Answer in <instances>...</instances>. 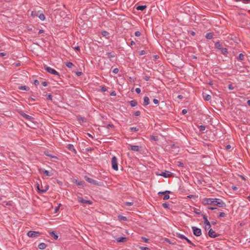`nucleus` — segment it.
Returning a JSON list of instances; mask_svg holds the SVG:
<instances>
[{
    "instance_id": "f257e3e1",
    "label": "nucleus",
    "mask_w": 250,
    "mask_h": 250,
    "mask_svg": "<svg viewBox=\"0 0 250 250\" xmlns=\"http://www.w3.org/2000/svg\"><path fill=\"white\" fill-rule=\"evenodd\" d=\"M203 203L205 205H212L219 208L225 207L226 203L220 199L218 198H207L203 199Z\"/></svg>"
},
{
    "instance_id": "f03ea898",
    "label": "nucleus",
    "mask_w": 250,
    "mask_h": 250,
    "mask_svg": "<svg viewBox=\"0 0 250 250\" xmlns=\"http://www.w3.org/2000/svg\"><path fill=\"white\" fill-rule=\"evenodd\" d=\"M84 178L87 182L92 185L98 186H102L103 185V183L102 182H98L97 181L90 178L87 176H85Z\"/></svg>"
},
{
    "instance_id": "7ed1b4c3",
    "label": "nucleus",
    "mask_w": 250,
    "mask_h": 250,
    "mask_svg": "<svg viewBox=\"0 0 250 250\" xmlns=\"http://www.w3.org/2000/svg\"><path fill=\"white\" fill-rule=\"evenodd\" d=\"M43 68L48 73L51 74L58 76L59 78H60V75L59 73L57 71H56L55 69L47 66L46 64L43 65Z\"/></svg>"
},
{
    "instance_id": "20e7f679",
    "label": "nucleus",
    "mask_w": 250,
    "mask_h": 250,
    "mask_svg": "<svg viewBox=\"0 0 250 250\" xmlns=\"http://www.w3.org/2000/svg\"><path fill=\"white\" fill-rule=\"evenodd\" d=\"M41 234L42 233L39 231L30 230L27 232V235L29 237L35 238L40 236Z\"/></svg>"
},
{
    "instance_id": "39448f33",
    "label": "nucleus",
    "mask_w": 250,
    "mask_h": 250,
    "mask_svg": "<svg viewBox=\"0 0 250 250\" xmlns=\"http://www.w3.org/2000/svg\"><path fill=\"white\" fill-rule=\"evenodd\" d=\"M156 174L157 175L162 176L165 178H168L172 175L173 173L169 171L165 170V172H156Z\"/></svg>"
},
{
    "instance_id": "423d86ee",
    "label": "nucleus",
    "mask_w": 250,
    "mask_h": 250,
    "mask_svg": "<svg viewBox=\"0 0 250 250\" xmlns=\"http://www.w3.org/2000/svg\"><path fill=\"white\" fill-rule=\"evenodd\" d=\"M111 165L112 168L116 171L118 170L117 159L116 156L112 157L111 159Z\"/></svg>"
},
{
    "instance_id": "0eeeda50",
    "label": "nucleus",
    "mask_w": 250,
    "mask_h": 250,
    "mask_svg": "<svg viewBox=\"0 0 250 250\" xmlns=\"http://www.w3.org/2000/svg\"><path fill=\"white\" fill-rule=\"evenodd\" d=\"M192 229L193 234L196 236H200L202 234V230L196 227H192Z\"/></svg>"
},
{
    "instance_id": "6e6552de",
    "label": "nucleus",
    "mask_w": 250,
    "mask_h": 250,
    "mask_svg": "<svg viewBox=\"0 0 250 250\" xmlns=\"http://www.w3.org/2000/svg\"><path fill=\"white\" fill-rule=\"evenodd\" d=\"M78 201L79 202H80L82 204H89V205L92 204V202L91 200H85V199H83V198L82 197H78Z\"/></svg>"
},
{
    "instance_id": "1a4fd4ad",
    "label": "nucleus",
    "mask_w": 250,
    "mask_h": 250,
    "mask_svg": "<svg viewBox=\"0 0 250 250\" xmlns=\"http://www.w3.org/2000/svg\"><path fill=\"white\" fill-rule=\"evenodd\" d=\"M202 216H203V218L204 220V223L207 226H208V228H207V227H205V229L206 230H207V229H209L210 228H211V225H210V223L209 222V221L208 220V218H207V217L206 215L205 214H202Z\"/></svg>"
},
{
    "instance_id": "9d476101",
    "label": "nucleus",
    "mask_w": 250,
    "mask_h": 250,
    "mask_svg": "<svg viewBox=\"0 0 250 250\" xmlns=\"http://www.w3.org/2000/svg\"><path fill=\"white\" fill-rule=\"evenodd\" d=\"M208 229L209 230L208 232V235L210 237L215 238L219 236V234H216L215 232L212 229H211V228Z\"/></svg>"
},
{
    "instance_id": "9b49d317",
    "label": "nucleus",
    "mask_w": 250,
    "mask_h": 250,
    "mask_svg": "<svg viewBox=\"0 0 250 250\" xmlns=\"http://www.w3.org/2000/svg\"><path fill=\"white\" fill-rule=\"evenodd\" d=\"M20 115L24 118L26 119L27 120L31 121L34 119V118L31 116H29L22 111H21L19 112Z\"/></svg>"
},
{
    "instance_id": "f8f14e48",
    "label": "nucleus",
    "mask_w": 250,
    "mask_h": 250,
    "mask_svg": "<svg viewBox=\"0 0 250 250\" xmlns=\"http://www.w3.org/2000/svg\"><path fill=\"white\" fill-rule=\"evenodd\" d=\"M128 146L129 147V149H130V150L137 152L139 151L141 148V146H133L132 145H129Z\"/></svg>"
},
{
    "instance_id": "ddd939ff",
    "label": "nucleus",
    "mask_w": 250,
    "mask_h": 250,
    "mask_svg": "<svg viewBox=\"0 0 250 250\" xmlns=\"http://www.w3.org/2000/svg\"><path fill=\"white\" fill-rule=\"evenodd\" d=\"M32 16H38L39 18L42 20L44 21L45 20V16L43 13H40L39 15L37 14V12L36 11H33L32 12Z\"/></svg>"
},
{
    "instance_id": "4468645a",
    "label": "nucleus",
    "mask_w": 250,
    "mask_h": 250,
    "mask_svg": "<svg viewBox=\"0 0 250 250\" xmlns=\"http://www.w3.org/2000/svg\"><path fill=\"white\" fill-rule=\"evenodd\" d=\"M66 147L67 148V149L73 152L75 154L76 153L77 151L75 150V149L74 148V146L72 144H68V145H67V146H66Z\"/></svg>"
},
{
    "instance_id": "2eb2a0df",
    "label": "nucleus",
    "mask_w": 250,
    "mask_h": 250,
    "mask_svg": "<svg viewBox=\"0 0 250 250\" xmlns=\"http://www.w3.org/2000/svg\"><path fill=\"white\" fill-rule=\"evenodd\" d=\"M74 183L80 187L83 188L85 186V183L84 181H78L76 180Z\"/></svg>"
},
{
    "instance_id": "dca6fc26",
    "label": "nucleus",
    "mask_w": 250,
    "mask_h": 250,
    "mask_svg": "<svg viewBox=\"0 0 250 250\" xmlns=\"http://www.w3.org/2000/svg\"><path fill=\"white\" fill-rule=\"evenodd\" d=\"M49 186L48 185H46L44 187H43V186H42L41 190H40V193H44L46 192L49 189Z\"/></svg>"
},
{
    "instance_id": "f3484780",
    "label": "nucleus",
    "mask_w": 250,
    "mask_h": 250,
    "mask_svg": "<svg viewBox=\"0 0 250 250\" xmlns=\"http://www.w3.org/2000/svg\"><path fill=\"white\" fill-rule=\"evenodd\" d=\"M150 101L149 99L147 96H145L144 98V103L143 104V105H147L149 104Z\"/></svg>"
},
{
    "instance_id": "a211bd4d",
    "label": "nucleus",
    "mask_w": 250,
    "mask_h": 250,
    "mask_svg": "<svg viewBox=\"0 0 250 250\" xmlns=\"http://www.w3.org/2000/svg\"><path fill=\"white\" fill-rule=\"evenodd\" d=\"M101 34L103 37H105L106 39H109V33L106 31H103Z\"/></svg>"
},
{
    "instance_id": "6ab92c4d",
    "label": "nucleus",
    "mask_w": 250,
    "mask_h": 250,
    "mask_svg": "<svg viewBox=\"0 0 250 250\" xmlns=\"http://www.w3.org/2000/svg\"><path fill=\"white\" fill-rule=\"evenodd\" d=\"M203 96L204 99L206 101H208L211 99V96L210 95L203 93Z\"/></svg>"
},
{
    "instance_id": "aec40b11",
    "label": "nucleus",
    "mask_w": 250,
    "mask_h": 250,
    "mask_svg": "<svg viewBox=\"0 0 250 250\" xmlns=\"http://www.w3.org/2000/svg\"><path fill=\"white\" fill-rule=\"evenodd\" d=\"M76 118L78 121H81L82 123H85L86 122V119L84 117H81L80 115L77 116Z\"/></svg>"
},
{
    "instance_id": "412c9836",
    "label": "nucleus",
    "mask_w": 250,
    "mask_h": 250,
    "mask_svg": "<svg viewBox=\"0 0 250 250\" xmlns=\"http://www.w3.org/2000/svg\"><path fill=\"white\" fill-rule=\"evenodd\" d=\"M47 247V245L44 243H41L38 245V248L40 250H44Z\"/></svg>"
},
{
    "instance_id": "4be33fe9",
    "label": "nucleus",
    "mask_w": 250,
    "mask_h": 250,
    "mask_svg": "<svg viewBox=\"0 0 250 250\" xmlns=\"http://www.w3.org/2000/svg\"><path fill=\"white\" fill-rule=\"evenodd\" d=\"M146 8V5H138L136 7V9L137 10L144 11Z\"/></svg>"
},
{
    "instance_id": "5701e85b",
    "label": "nucleus",
    "mask_w": 250,
    "mask_h": 250,
    "mask_svg": "<svg viewBox=\"0 0 250 250\" xmlns=\"http://www.w3.org/2000/svg\"><path fill=\"white\" fill-rule=\"evenodd\" d=\"M126 240H127V238L124 237H121L116 239V241L119 243L125 242L126 241Z\"/></svg>"
},
{
    "instance_id": "b1692460",
    "label": "nucleus",
    "mask_w": 250,
    "mask_h": 250,
    "mask_svg": "<svg viewBox=\"0 0 250 250\" xmlns=\"http://www.w3.org/2000/svg\"><path fill=\"white\" fill-rule=\"evenodd\" d=\"M50 235L51 237H53L55 240H57L58 239V235L55 231L50 232Z\"/></svg>"
},
{
    "instance_id": "393cba45",
    "label": "nucleus",
    "mask_w": 250,
    "mask_h": 250,
    "mask_svg": "<svg viewBox=\"0 0 250 250\" xmlns=\"http://www.w3.org/2000/svg\"><path fill=\"white\" fill-rule=\"evenodd\" d=\"M213 35L214 34L212 32H209L206 34V38L208 40H211L213 38Z\"/></svg>"
},
{
    "instance_id": "a878e982",
    "label": "nucleus",
    "mask_w": 250,
    "mask_h": 250,
    "mask_svg": "<svg viewBox=\"0 0 250 250\" xmlns=\"http://www.w3.org/2000/svg\"><path fill=\"white\" fill-rule=\"evenodd\" d=\"M19 89L20 90H24L26 91H29L30 89V88L26 85H21L19 87Z\"/></svg>"
},
{
    "instance_id": "bb28decb",
    "label": "nucleus",
    "mask_w": 250,
    "mask_h": 250,
    "mask_svg": "<svg viewBox=\"0 0 250 250\" xmlns=\"http://www.w3.org/2000/svg\"><path fill=\"white\" fill-rule=\"evenodd\" d=\"M129 103L132 107H134L137 105V102L135 100L129 101Z\"/></svg>"
},
{
    "instance_id": "cd10ccee",
    "label": "nucleus",
    "mask_w": 250,
    "mask_h": 250,
    "mask_svg": "<svg viewBox=\"0 0 250 250\" xmlns=\"http://www.w3.org/2000/svg\"><path fill=\"white\" fill-rule=\"evenodd\" d=\"M215 47L216 49H217L218 50H221L222 48V45L220 44L219 42H215Z\"/></svg>"
},
{
    "instance_id": "c85d7f7f",
    "label": "nucleus",
    "mask_w": 250,
    "mask_h": 250,
    "mask_svg": "<svg viewBox=\"0 0 250 250\" xmlns=\"http://www.w3.org/2000/svg\"><path fill=\"white\" fill-rule=\"evenodd\" d=\"M238 60L242 61L245 60V55L241 53L239 55L238 57L237 58Z\"/></svg>"
},
{
    "instance_id": "c756f323",
    "label": "nucleus",
    "mask_w": 250,
    "mask_h": 250,
    "mask_svg": "<svg viewBox=\"0 0 250 250\" xmlns=\"http://www.w3.org/2000/svg\"><path fill=\"white\" fill-rule=\"evenodd\" d=\"M176 236L182 239H185L186 238V237L185 235L179 233H176Z\"/></svg>"
},
{
    "instance_id": "7c9ffc66",
    "label": "nucleus",
    "mask_w": 250,
    "mask_h": 250,
    "mask_svg": "<svg viewBox=\"0 0 250 250\" xmlns=\"http://www.w3.org/2000/svg\"><path fill=\"white\" fill-rule=\"evenodd\" d=\"M221 51L222 53L225 55H227L228 53V49L226 48H222Z\"/></svg>"
},
{
    "instance_id": "2f4dec72",
    "label": "nucleus",
    "mask_w": 250,
    "mask_h": 250,
    "mask_svg": "<svg viewBox=\"0 0 250 250\" xmlns=\"http://www.w3.org/2000/svg\"><path fill=\"white\" fill-rule=\"evenodd\" d=\"M44 154L47 156H48V157H50L51 158H55V159H58V158L57 157L55 156H53L50 154H49L48 153V152H44Z\"/></svg>"
},
{
    "instance_id": "473e14b6",
    "label": "nucleus",
    "mask_w": 250,
    "mask_h": 250,
    "mask_svg": "<svg viewBox=\"0 0 250 250\" xmlns=\"http://www.w3.org/2000/svg\"><path fill=\"white\" fill-rule=\"evenodd\" d=\"M162 207L165 208H170V205L167 203H164L162 204Z\"/></svg>"
},
{
    "instance_id": "72a5a7b5",
    "label": "nucleus",
    "mask_w": 250,
    "mask_h": 250,
    "mask_svg": "<svg viewBox=\"0 0 250 250\" xmlns=\"http://www.w3.org/2000/svg\"><path fill=\"white\" fill-rule=\"evenodd\" d=\"M43 173L46 176H51L52 175L50 174L49 172L45 169L42 170Z\"/></svg>"
},
{
    "instance_id": "f704fd0d",
    "label": "nucleus",
    "mask_w": 250,
    "mask_h": 250,
    "mask_svg": "<svg viewBox=\"0 0 250 250\" xmlns=\"http://www.w3.org/2000/svg\"><path fill=\"white\" fill-rule=\"evenodd\" d=\"M118 218L119 220L122 221H126L127 220V218L126 217L122 215H118Z\"/></svg>"
},
{
    "instance_id": "c9c22d12",
    "label": "nucleus",
    "mask_w": 250,
    "mask_h": 250,
    "mask_svg": "<svg viewBox=\"0 0 250 250\" xmlns=\"http://www.w3.org/2000/svg\"><path fill=\"white\" fill-rule=\"evenodd\" d=\"M106 55L109 59H111V58H113L115 57V55L114 54H112L111 52L106 53Z\"/></svg>"
},
{
    "instance_id": "e433bc0d",
    "label": "nucleus",
    "mask_w": 250,
    "mask_h": 250,
    "mask_svg": "<svg viewBox=\"0 0 250 250\" xmlns=\"http://www.w3.org/2000/svg\"><path fill=\"white\" fill-rule=\"evenodd\" d=\"M65 65L68 68H71L73 66H74V64H73V63H72L71 62H67L65 63Z\"/></svg>"
},
{
    "instance_id": "4c0bfd02",
    "label": "nucleus",
    "mask_w": 250,
    "mask_h": 250,
    "mask_svg": "<svg viewBox=\"0 0 250 250\" xmlns=\"http://www.w3.org/2000/svg\"><path fill=\"white\" fill-rule=\"evenodd\" d=\"M150 137V139L152 140H153L154 141H158V136L151 135Z\"/></svg>"
},
{
    "instance_id": "58836bf2",
    "label": "nucleus",
    "mask_w": 250,
    "mask_h": 250,
    "mask_svg": "<svg viewBox=\"0 0 250 250\" xmlns=\"http://www.w3.org/2000/svg\"><path fill=\"white\" fill-rule=\"evenodd\" d=\"M130 130L131 132H136L139 130V128L136 127H131L130 128Z\"/></svg>"
},
{
    "instance_id": "ea45409f",
    "label": "nucleus",
    "mask_w": 250,
    "mask_h": 250,
    "mask_svg": "<svg viewBox=\"0 0 250 250\" xmlns=\"http://www.w3.org/2000/svg\"><path fill=\"white\" fill-rule=\"evenodd\" d=\"M185 240H186L187 241V242L191 245L192 246H194V247H195V245L194 244H193L189 239H188L187 237H186V238L185 239Z\"/></svg>"
},
{
    "instance_id": "a19ab883",
    "label": "nucleus",
    "mask_w": 250,
    "mask_h": 250,
    "mask_svg": "<svg viewBox=\"0 0 250 250\" xmlns=\"http://www.w3.org/2000/svg\"><path fill=\"white\" fill-rule=\"evenodd\" d=\"M199 129L200 131H203L206 129V126L203 125H201L199 126Z\"/></svg>"
},
{
    "instance_id": "79ce46f5",
    "label": "nucleus",
    "mask_w": 250,
    "mask_h": 250,
    "mask_svg": "<svg viewBox=\"0 0 250 250\" xmlns=\"http://www.w3.org/2000/svg\"><path fill=\"white\" fill-rule=\"evenodd\" d=\"M165 241L170 244H172V245H174L175 244V242H172L171 241H170L169 239L168 238H166L165 239Z\"/></svg>"
},
{
    "instance_id": "37998d69",
    "label": "nucleus",
    "mask_w": 250,
    "mask_h": 250,
    "mask_svg": "<svg viewBox=\"0 0 250 250\" xmlns=\"http://www.w3.org/2000/svg\"><path fill=\"white\" fill-rule=\"evenodd\" d=\"M46 97L47 100L51 101L52 100V96L50 94H46Z\"/></svg>"
},
{
    "instance_id": "c03bdc74",
    "label": "nucleus",
    "mask_w": 250,
    "mask_h": 250,
    "mask_svg": "<svg viewBox=\"0 0 250 250\" xmlns=\"http://www.w3.org/2000/svg\"><path fill=\"white\" fill-rule=\"evenodd\" d=\"M125 205L126 206H131L133 205V202H125L124 203Z\"/></svg>"
},
{
    "instance_id": "a18cd8bd",
    "label": "nucleus",
    "mask_w": 250,
    "mask_h": 250,
    "mask_svg": "<svg viewBox=\"0 0 250 250\" xmlns=\"http://www.w3.org/2000/svg\"><path fill=\"white\" fill-rule=\"evenodd\" d=\"M141 115V112L140 111H136L134 113L135 116H139Z\"/></svg>"
},
{
    "instance_id": "49530a36",
    "label": "nucleus",
    "mask_w": 250,
    "mask_h": 250,
    "mask_svg": "<svg viewBox=\"0 0 250 250\" xmlns=\"http://www.w3.org/2000/svg\"><path fill=\"white\" fill-rule=\"evenodd\" d=\"M169 198H170V196H169V195H168V194H165L164 197L163 198V200H167L169 199Z\"/></svg>"
},
{
    "instance_id": "de8ad7c7",
    "label": "nucleus",
    "mask_w": 250,
    "mask_h": 250,
    "mask_svg": "<svg viewBox=\"0 0 250 250\" xmlns=\"http://www.w3.org/2000/svg\"><path fill=\"white\" fill-rule=\"evenodd\" d=\"M141 35V33L140 31H136L135 32V36L136 37H140Z\"/></svg>"
},
{
    "instance_id": "09e8293b",
    "label": "nucleus",
    "mask_w": 250,
    "mask_h": 250,
    "mask_svg": "<svg viewBox=\"0 0 250 250\" xmlns=\"http://www.w3.org/2000/svg\"><path fill=\"white\" fill-rule=\"evenodd\" d=\"M226 216V214L224 212H220L218 215L219 217H224Z\"/></svg>"
},
{
    "instance_id": "8fccbe9b",
    "label": "nucleus",
    "mask_w": 250,
    "mask_h": 250,
    "mask_svg": "<svg viewBox=\"0 0 250 250\" xmlns=\"http://www.w3.org/2000/svg\"><path fill=\"white\" fill-rule=\"evenodd\" d=\"M36 187L37 188V190L39 193H40V190H41V188H40V185L38 183L36 184Z\"/></svg>"
},
{
    "instance_id": "3c124183",
    "label": "nucleus",
    "mask_w": 250,
    "mask_h": 250,
    "mask_svg": "<svg viewBox=\"0 0 250 250\" xmlns=\"http://www.w3.org/2000/svg\"><path fill=\"white\" fill-rule=\"evenodd\" d=\"M112 72H113L114 74H117V73L119 72V69H118V68H114V69L113 70Z\"/></svg>"
},
{
    "instance_id": "603ef678",
    "label": "nucleus",
    "mask_w": 250,
    "mask_h": 250,
    "mask_svg": "<svg viewBox=\"0 0 250 250\" xmlns=\"http://www.w3.org/2000/svg\"><path fill=\"white\" fill-rule=\"evenodd\" d=\"M140 248L141 250H149L148 248L146 247H141Z\"/></svg>"
},
{
    "instance_id": "864d4df0",
    "label": "nucleus",
    "mask_w": 250,
    "mask_h": 250,
    "mask_svg": "<svg viewBox=\"0 0 250 250\" xmlns=\"http://www.w3.org/2000/svg\"><path fill=\"white\" fill-rule=\"evenodd\" d=\"M135 91L136 92V93L137 94H140L141 93V89L140 88H136L135 89Z\"/></svg>"
},
{
    "instance_id": "5fc2aeb1",
    "label": "nucleus",
    "mask_w": 250,
    "mask_h": 250,
    "mask_svg": "<svg viewBox=\"0 0 250 250\" xmlns=\"http://www.w3.org/2000/svg\"><path fill=\"white\" fill-rule=\"evenodd\" d=\"M178 166L179 167H183L184 166V164L181 162H178Z\"/></svg>"
},
{
    "instance_id": "6e6d98bb",
    "label": "nucleus",
    "mask_w": 250,
    "mask_h": 250,
    "mask_svg": "<svg viewBox=\"0 0 250 250\" xmlns=\"http://www.w3.org/2000/svg\"><path fill=\"white\" fill-rule=\"evenodd\" d=\"M34 83L35 85H38L39 84V81L38 80H35L34 81Z\"/></svg>"
},
{
    "instance_id": "4d7b16f0",
    "label": "nucleus",
    "mask_w": 250,
    "mask_h": 250,
    "mask_svg": "<svg viewBox=\"0 0 250 250\" xmlns=\"http://www.w3.org/2000/svg\"><path fill=\"white\" fill-rule=\"evenodd\" d=\"M74 48L77 51H80V48L79 46H76L74 47Z\"/></svg>"
},
{
    "instance_id": "13d9d810",
    "label": "nucleus",
    "mask_w": 250,
    "mask_h": 250,
    "mask_svg": "<svg viewBox=\"0 0 250 250\" xmlns=\"http://www.w3.org/2000/svg\"><path fill=\"white\" fill-rule=\"evenodd\" d=\"M101 90L103 92H105V91H106L107 90V89H106V87L105 86H103L101 88Z\"/></svg>"
},
{
    "instance_id": "bf43d9fd",
    "label": "nucleus",
    "mask_w": 250,
    "mask_h": 250,
    "mask_svg": "<svg viewBox=\"0 0 250 250\" xmlns=\"http://www.w3.org/2000/svg\"><path fill=\"white\" fill-rule=\"evenodd\" d=\"M153 102L154 104H159V101L157 99H154L153 100Z\"/></svg>"
},
{
    "instance_id": "052dcab7",
    "label": "nucleus",
    "mask_w": 250,
    "mask_h": 250,
    "mask_svg": "<svg viewBox=\"0 0 250 250\" xmlns=\"http://www.w3.org/2000/svg\"><path fill=\"white\" fill-rule=\"evenodd\" d=\"M165 191H160V192H159L158 193V195L159 196H162V195H165Z\"/></svg>"
},
{
    "instance_id": "680f3d73",
    "label": "nucleus",
    "mask_w": 250,
    "mask_h": 250,
    "mask_svg": "<svg viewBox=\"0 0 250 250\" xmlns=\"http://www.w3.org/2000/svg\"><path fill=\"white\" fill-rule=\"evenodd\" d=\"M149 79H150V77L149 76H146L144 77V79L146 81H148L149 80Z\"/></svg>"
},
{
    "instance_id": "e2e57ef3",
    "label": "nucleus",
    "mask_w": 250,
    "mask_h": 250,
    "mask_svg": "<svg viewBox=\"0 0 250 250\" xmlns=\"http://www.w3.org/2000/svg\"><path fill=\"white\" fill-rule=\"evenodd\" d=\"M228 88L229 90H233L234 89V87L232 85V84H230L228 85Z\"/></svg>"
},
{
    "instance_id": "0e129e2a",
    "label": "nucleus",
    "mask_w": 250,
    "mask_h": 250,
    "mask_svg": "<svg viewBox=\"0 0 250 250\" xmlns=\"http://www.w3.org/2000/svg\"><path fill=\"white\" fill-rule=\"evenodd\" d=\"M109 127L114 128V125L113 124H108L107 125V128H108Z\"/></svg>"
},
{
    "instance_id": "69168bd1",
    "label": "nucleus",
    "mask_w": 250,
    "mask_h": 250,
    "mask_svg": "<svg viewBox=\"0 0 250 250\" xmlns=\"http://www.w3.org/2000/svg\"><path fill=\"white\" fill-rule=\"evenodd\" d=\"M142 239L144 240V242H146V243H148V239L146 238V237H142Z\"/></svg>"
},
{
    "instance_id": "338daca9",
    "label": "nucleus",
    "mask_w": 250,
    "mask_h": 250,
    "mask_svg": "<svg viewBox=\"0 0 250 250\" xmlns=\"http://www.w3.org/2000/svg\"><path fill=\"white\" fill-rule=\"evenodd\" d=\"M146 54V51L145 50H142L140 52L139 55H143Z\"/></svg>"
},
{
    "instance_id": "774afa93",
    "label": "nucleus",
    "mask_w": 250,
    "mask_h": 250,
    "mask_svg": "<svg viewBox=\"0 0 250 250\" xmlns=\"http://www.w3.org/2000/svg\"><path fill=\"white\" fill-rule=\"evenodd\" d=\"M42 84L44 86H46L48 85V83L47 82H43Z\"/></svg>"
}]
</instances>
